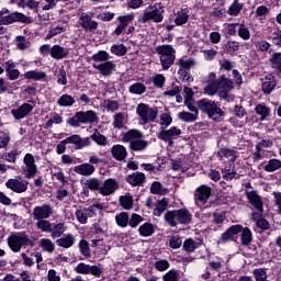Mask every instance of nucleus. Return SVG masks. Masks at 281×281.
I'll return each mask as SVG.
<instances>
[{"label":"nucleus","mask_w":281,"mask_h":281,"mask_svg":"<svg viewBox=\"0 0 281 281\" xmlns=\"http://www.w3.org/2000/svg\"><path fill=\"white\" fill-rule=\"evenodd\" d=\"M234 89V81L226 78L225 76H221L216 79V74L211 72L207 77V85L204 88V93L206 95H216V93L223 100H227V98H234L229 91Z\"/></svg>","instance_id":"nucleus-1"},{"label":"nucleus","mask_w":281,"mask_h":281,"mask_svg":"<svg viewBox=\"0 0 281 281\" xmlns=\"http://www.w3.org/2000/svg\"><path fill=\"white\" fill-rule=\"evenodd\" d=\"M156 54L160 60L162 71H168L177 60V50L172 45L164 44L157 46Z\"/></svg>","instance_id":"nucleus-2"},{"label":"nucleus","mask_w":281,"mask_h":281,"mask_svg":"<svg viewBox=\"0 0 281 281\" xmlns=\"http://www.w3.org/2000/svg\"><path fill=\"white\" fill-rule=\"evenodd\" d=\"M165 221L170 227H177V225H189L192 221V213H190L188 209L167 211L165 214Z\"/></svg>","instance_id":"nucleus-3"},{"label":"nucleus","mask_w":281,"mask_h":281,"mask_svg":"<svg viewBox=\"0 0 281 281\" xmlns=\"http://www.w3.org/2000/svg\"><path fill=\"white\" fill-rule=\"evenodd\" d=\"M144 134L138 130H131L123 135V142H130V148L136 153L146 150L148 148V142L142 139Z\"/></svg>","instance_id":"nucleus-4"},{"label":"nucleus","mask_w":281,"mask_h":281,"mask_svg":"<svg viewBox=\"0 0 281 281\" xmlns=\"http://www.w3.org/2000/svg\"><path fill=\"white\" fill-rule=\"evenodd\" d=\"M198 109H200L202 113H206L211 120H218V117H223L224 115L221 103L209 99L198 101Z\"/></svg>","instance_id":"nucleus-5"},{"label":"nucleus","mask_w":281,"mask_h":281,"mask_svg":"<svg viewBox=\"0 0 281 281\" xmlns=\"http://www.w3.org/2000/svg\"><path fill=\"white\" fill-rule=\"evenodd\" d=\"M150 21H154V23H161V21H164V11H161V4L156 3L147 7L144 10L143 15L138 18V23H150Z\"/></svg>","instance_id":"nucleus-6"},{"label":"nucleus","mask_w":281,"mask_h":281,"mask_svg":"<svg viewBox=\"0 0 281 281\" xmlns=\"http://www.w3.org/2000/svg\"><path fill=\"white\" fill-rule=\"evenodd\" d=\"M30 18L27 15L15 11L10 13L9 9L0 10V25H12V23H29Z\"/></svg>","instance_id":"nucleus-7"},{"label":"nucleus","mask_w":281,"mask_h":281,"mask_svg":"<svg viewBox=\"0 0 281 281\" xmlns=\"http://www.w3.org/2000/svg\"><path fill=\"white\" fill-rule=\"evenodd\" d=\"M8 245L10 247L11 251L19 254V251H21L22 247H27V245H32V239H30L27 234H25L23 232L14 233L8 237Z\"/></svg>","instance_id":"nucleus-8"},{"label":"nucleus","mask_w":281,"mask_h":281,"mask_svg":"<svg viewBox=\"0 0 281 281\" xmlns=\"http://www.w3.org/2000/svg\"><path fill=\"white\" fill-rule=\"evenodd\" d=\"M136 113L143 124H149V122H155V120H157L159 110L157 108H150L148 104L139 103L136 108Z\"/></svg>","instance_id":"nucleus-9"},{"label":"nucleus","mask_w":281,"mask_h":281,"mask_svg":"<svg viewBox=\"0 0 281 281\" xmlns=\"http://www.w3.org/2000/svg\"><path fill=\"white\" fill-rule=\"evenodd\" d=\"M21 170L25 179H34V177H36V172H38V167L36 166V159H34V155L26 154L24 156Z\"/></svg>","instance_id":"nucleus-10"},{"label":"nucleus","mask_w":281,"mask_h":281,"mask_svg":"<svg viewBox=\"0 0 281 281\" xmlns=\"http://www.w3.org/2000/svg\"><path fill=\"white\" fill-rule=\"evenodd\" d=\"M27 186H30V182H27V180L23 179L21 176L11 178L5 182L8 190L15 192V194H23V192H27Z\"/></svg>","instance_id":"nucleus-11"},{"label":"nucleus","mask_w":281,"mask_h":281,"mask_svg":"<svg viewBox=\"0 0 281 281\" xmlns=\"http://www.w3.org/2000/svg\"><path fill=\"white\" fill-rule=\"evenodd\" d=\"M54 214V207L49 204L37 205L33 209L32 217L33 221L47 220Z\"/></svg>","instance_id":"nucleus-12"},{"label":"nucleus","mask_w":281,"mask_h":281,"mask_svg":"<svg viewBox=\"0 0 281 281\" xmlns=\"http://www.w3.org/2000/svg\"><path fill=\"white\" fill-rule=\"evenodd\" d=\"M180 135L181 128L172 126L169 130H161L158 134V139H161L162 142H168L169 146H172L175 144V139H178Z\"/></svg>","instance_id":"nucleus-13"},{"label":"nucleus","mask_w":281,"mask_h":281,"mask_svg":"<svg viewBox=\"0 0 281 281\" xmlns=\"http://www.w3.org/2000/svg\"><path fill=\"white\" fill-rule=\"evenodd\" d=\"M76 273H81L82 276H94V278H100L102 276V268L99 266H89L85 262H80L75 268Z\"/></svg>","instance_id":"nucleus-14"},{"label":"nucleus","mask_w":281,"mask_h":281,"mask_svg":"<svg viewBox=\"0 0 281 281\" xmlns=\"http://www.w3.org/2000/svg\"><path fill=\"white\" fill-rule=\"evenodd\" d=\"M210 196H212V188L202 184L195 190L194 201L196 205H205V203H207L210 200Z\"/></svg>","instance_id":"nucleus-15"},{"label":"nucleus","mask_w":281,"mask_h":281,"mask_svg":"<svg viewBox=\"0 0 281 281\" xmlns=\"http://www.w3.org/2000/svg\"><path fill=\"white\" fill-rule=\"evenodd\" d=\"M93 69H97L101 76L109 78V76H113L117 65L113 60L103 61L100 64H93Z\"/></svg>","instance_id":"nucleus-16"},{"label":"nucleus","mask_w":281,"mask_h":281,"mask_svg":"<svg viewBox=\"0 0 281 281\" xmlns=\"http://www.w3.org/2000/svg\"><path fill=\"white\" fill-rule=\"evenodd\" d=\"M120 188L117 181L113 178L106 179L99 190V194L102 196H111V194H115V191Z\"/></svg>","instance_id":"nucleus-17"},{"label":"nucleus","mask_w":281,"mask_h":281,"mask_svg":"<svg viewBox=\"0 0 281 281\" xmlns=\"http://www.w3.org/2000/svg\"><path fill=\"white\" fill-rule=\"evenodd\" d=\"M243 232V225H233L225 233H223L218 239V245H225V243H229L234 240V236L240 234Z\"/></svg>","instance_id":"nucleus-18"},{"label":"nucleus","mask_w":281,"mask_h":281,"mask_svg":"<svg viewBox=\"0 0 281 281\" xmlns=\"http://www.w3.org/2000/svg\"><path fill=\"white\" fill-rule=\"evenodd\" d=\"M75 216L81 225H87V221L89 218H93L95 216V211L93 207H79L75 212Z\"/></svg>","instance_id":"nucleus-19"},{"label":"nucleus","mask_w":281,"mask_h":281,"mask_svg":"<svg viewBox=\"0 0 281 281\" xmlns=\"http://www.w3.org/2000/svg\"><path fill=\"white\" fill-rule=\"evenodd\" d=\"M134 20H135V13H128L126 15L117 16L116 21H119L120 24L116 26L113 34H115V36H120V34H122L124 30L128 27V23H133Z\"/></svg>","instance_id":"nucleus-20"},{"label":"nucleus","mask_w":281,"mask_h":281,"mask_svg":"<svg viewBox=\"0 0 281 281\" xmlns=\"http://www.w3.org/2000/svg\"><path fill=\"white\" fill-rule=\"evenodd\" d=\"M246 196L251 205L257 210V213L262 214L265 212V203L262 198L256 191H246Z\"/></svg>","instance_id":"nucleus-21"},{"label":"nucleus","mask_w":281,"mask_h":281,"mask_svg":"<svg viewBox=\"0 0 281 281\" xmlns=\"http://www.w3.org/2000/svg\"><path fill=\"white\" fill-rule=\"evenodd\" d=\"M66 139L67 144H74L77 150H81V148H87V146H91V139L89 137H80L78 134H74Z\"/></svg>","instance_id":"nucleus-22"},{"label":"nucleus","mask_w":281,"mask_h":281,"mask_svg":"<svg viewBox=\"0 0 281 281\" xmlns=\"http://www.w3.org/2000/svg\"><path fill=\"white\" fill-rule=\"evenodd\" d=\"M79 25L86 32H95L98 30V22L94 21L89 14L81 13L79 18Z\"/></svg>","instance_id":"nucleus-23"},{"label":"nucleus","mask_w":281,"mask_h":281,"mask_svg":"<svg viewBox=\"0 0 281 281\" xmlns=\"http://www.w3.org/2000/svg\"><path fill=\"white\" fill-rule=\"evenodd\" d=\"M32 111H34V105L23 103L18 109L11 110V115H13L14 120H23L24 117H27Z\"/></svg>","instance_id":"nucleus-24"},{"label":"nucleus","mask_w":281,"mask_h":281,"mask_svg":"<svg viewBox=\"0 0 281 281\" xmlns=\"http://www.w3.org/2000/svg\"><path fill=\"white\" fill-rule=\"evenodd\" d=\"M76 117L81 124H93L98 122V114L92 110L86 112H77Z\"/></svg>","instance_id":"nucleus-25"},{"label":"nucleus","mask_w":281,"mask_h":281,"mask_svg":"<svg viewBox=\"0 0 281 281\" xmlns=\"http://www.w3.org/2000/svg\"><path fill=\"white\" fill-rule=\"evenodd\" d=\"M74 172H76V175H80L81 177H91V175L95 172V166L89 162H83L81 165L75 166Z\"/></svg>","instance_id":"nucleus-26"},{"label":"nucleus","mask_w":281,"mask_h":281,"mask_svg":"<svg viewBox=\"0 0 281 281\" xmlns=\"http://www.w3.org/2000/svg\"><path fill=\"white\" fill-rule=\"evenodd\" d=\"M217 156L220 157V161H225V159H227L231 164H234V161L238 159V151L229 148H221L217 151Z\"/></svg>","instance_id":"nucleus-27"},{"label":"nucleus","mask_w":281,"mask_h":281,"mask_svg":"<svg viewBox=\"0 0 281 281\" xmlns=\"http://www.w3.org/2000/svg\"><path fill=\"white\" fill-rule=\"evenodd\" d=\"M175 23L178 26L186 25L190 21V10L188 8H181L175 13Z\"/></svg>","instance_id":"nucleus-28"},{"label":"nucleus","mask_w":281,"mask_h":281,"mask_svg":"<svg viewBox=\"0 0 281 281\" xmlns=\"http://www.w3.org/2000/svg\"><path fill=\"white\" fill-rule=\"evenodd\" d=\"M50 56L55 60H63L69 56V48H65L60 45H54L50 49Z\"/></svg>","instance_id":"nucleus-29"},{"label":"nucleus","mask_w":281,"mask_h":281,"mask_svg":"<svg viewBox=\"0 0 281 281\" xmlns=\"http://www.w3.org/2000/svg\"><path fill=\"white\" fill-rule=\"evenodd\" d=\"M65 232H67V226H65V223L56 222L50 225V231L48 232V234H50L52 238L56 239L60 238V236H63Z\"/></svg>","instance_id":"nucleus-30"},{"label":"nucleus","mask_w":281,"mask_h":281,"mask_svg":"<svg viewBox=\"0 0 281 281\" xmlns=\"http://www.w3.org/2000/svg\"><path fill=\"white\" fill-rule=\"evenodd\" d=\"M112 157L116 159V161H124L126 157H128V151H126V147L123 145H114L111 149Z\"/></svg>","instance_id":"nucleus-31"},{"label":"nucleus","mask_w":281,"mask_h":281,"mask_svg":"<svg viewBox=\"0 0 281 281\" xmlns=\"http://www.w3.org/2000/svg\"><path fill=\"white\" fill-rule=\"evenodd\" d=\"M277 86L278 81L276 80V77L269 75L262 81V91L266 93V95H269V93H271Z\"/></svg>","instance_id":"nucleus-32"},{"label":"nucleus","mask_w":281,"mask_h":281,"mask_svg":"<svg viewBox=\"0 0 281 281\" xmlns=\"http://www.w3.org/2000/svg\"><path fill=\"white\" fill-rule=\"evenodd\" d=\"M58 247H63L64 249H69L76 245V237L71 234H65L61 238L56 240Z\"/></svg>","instance_id":"nucleus-33"},{"label":"nucleus","mask_w":281,"mask_h":281,"mask_svg":"<svg viewBox=\"0 0 281 281\" xmlns=\"http://www.w3.org/2000/svg\"><path fill=\"white\" fill-rule=\"evenodd\" d=\"M126 181L127 183H130V186H133L134 188H136L137 186H142V183L146 181V175L137 171L127 176Z\"/></svg>","instance_id":"nucleus-34"},{"label":"nucleus","mask_w":281,"mask_h":281,"mask_svg":"<svg viewBox=\"0 0 281 281\" xmlns=\"http://www.w3.org/2000/svg\"><path fill=\"white\" fill-rule=\"evenodd\" d=\"M25 80L41 81L47 78V72L41 70H29L23 75Z\"/></svg>","instance_id":"nucleus-35"},{"label":"nucleus","mask_w":281,"mask_h":281,"mask_svg":"<svg viewBox=\"0 0 281 281\" xmlns=\"http://www.w3.org/2000/svg\"><path fill=\"white\" fill-rule=\"evenodd\" d=\"M255 112L260 116V121L265 122V120L271 115V108L267 106L265 103H259L256 105Z\"/></svg>","instance_id":"nucleus-36"},{"label":"nucleus","mask_w":281,"mask_h":281,"mask_svg":"<svg viewBox=\"0 0 281 281\" xmlns=\"http://www.w3.org/2000/svg\"><path fill=\"white\" fill-rule=\"evenodd\" d=\"M138 234L143 238H148V236H153V234H155V225L148 222L144 223L138 227Z\"/></svg>","instance_id":"nucleus-37"},{"label":"nucleus","mask_w":281,"mask_h":281,"mask_svg":"<svg viewBox=\"0 0 281 281\" xmlns=\"http://www.w3.org/2000/svg\"><path fill=\"white\" fill-rule=\"evenodd\" d=\"M262 213L252 212L251 221H254L260 229H269V221L261 217Z\"/></svg>","instance_id":"nucleus-38"},{"label":"nucleus","mask_w":281,"mask_h":281,"mask_svg":"<svg viewBox=\"0 0 281 281\" xmlns=\"http://www.w3.org/2000/svg\"><path fill=\"white\" fill-rule=\"evenodd\" d=\"M243 8H245V3L234 0L233 3L228 7L227 14L229 16H238L240 12H243Z\"/></svg>","instance_id":"nucleus-39"},{"label":"nucleus","mask_w":281,"mask_h":281,"mask_svg":"<svg viewBox=\"0 0 281 281\" xmlns=\"http://www.w3.org/2000/svg\"><path fill=\"white\" fill-rule=\"evenodd\" d=\"M92 247H97L101 256H106L111 251V246L104 244L103 239H92Z\"/></svg>","instance_id":"nucleus-40"},{"label":"nucleus","mask_w":281,"mask_h":281,"mask_svg":"<svg viewBox=\"0 0 281 281\" xmlns=\"http://www.w3.org/2000/svg\"><path fill=\"white\" fill-rule=\"evenodd\" d=\"M166 210H168V200L164 198L162 200L155 202L154 216H161Z\"/></svg>","instance_id":"nucleus-41"},{"label":"nucleus","mask_w":281,"mask_h":281,"mask_svg":"<svg viewBox=\"0 0 281 281\" xmlns=\"http://www.w3.org/2000/svg\"><path fill=\"white\" fill-rule=\"evenodd\" d=\"M222 175L225 181H232V179H236V177H238V172H236L234 164L225 166L224 169L222 170Z\"/></svg>","instance_id":"nucleus-42"},{"label":"nucleus","mask_w":281,"mask_h":281,"mask_svg":"<svg viewBox=\"0 0 281 281\" xmlns=\"http://www.w3.org/2000/svg\"><path fill=\"white\" fill-rule=\"evenodd\" d=\"M101 184L102 182H100V179L98 178H89L83 182L85 188L92 192H95L97 190L100 192Z\"/></svg>","instance_id":"nucleus-43"},{"label":"nucleus","mask_w":281,"mask_h":281,"mask_svg":"<svg viewBox=\"0 0 281 281\" xmlns=\"http://www.w3.org/2000/svg\"><path fill=\"white\" fill-rule=\"evenodd\" d=\"M40 247L47 254H54L56 250V244H54V241H52L49 238H42L40 240Z\"/></svg>","instance_id":"nucleus-44"},{"label":"nucleus","mask_w":281,"mask_h":281,"mask_svg":"<svg viewBox=\"0 0 281 281\" xmlns=\"http://www.w3.org/2000/svg\"><path fill=\"white\" fill-rule=\"evenodd\" d=\"M281 168V160L272 158L267 161V164L263 167L265 172H276L277 170H280Z\"/></svg>","instance_id":"nucleus-45"},{"label":"nucleus","mask_w":281,"mask_h":281,"mask_svg":"<svg viewBox=\"0 0 281 281\" xmlns=\"http://www.w3.org/2000/svg\"><path fill=\"white\" fill-rule=\"evenodd\" d=\"M199 247H201V241H196L192 238H189L183 243V249L184 251H187V254H192L193 251H196Z\"/></svg>","instance_id":"nucleus-46"},{"label":"nucleus","mask_w":281,"mask_h":281,"mask_svg":"<svg viewBox=\"0 0 281 281\" xmlns=\"http://www.w3.org/2000/svg\"><path fill=\"white\" fill-rule=\"evenodd\" d=\"M93 65H100V63H106L111 58V55L104 50H99L92 55Z\"/></svg>","instance_id":"nucleus-47"},{"label":"nucleus","mask_w":281,"mask_h":281,"mask_svg":"<svg viewBox=\"0 0 281 281\" xmlns=\"http://www.w3.org/2000/svg\"><path fill=\"white\" fill-rule=\"evenodd\" d=\"M120 205L123 207V210H131L133 207V195L131 193H126L125 195H121L120 199Z\"/></svg>","instance_id":"nucleus-48"},{"label":"nucleus","mask_w":281,"mask_h":281,"mask_svg":"<svg viewBox=\"0 0 281 281\" xmlns=\"http://www.w3.org/2000/svg\"><path fill=\"white\" fill-rule=\"evenodd\" d=\"M240 241H241V245H244L245 247L251 245V240H252V235H251V229L245 227V228H241L240 231Z\"/></svg>","instance_id":"nucleus-49"},{"label":"nucleus","mask_w":281,"mask_h":281,"mask_svg":"<svg viewBox=\"0 0 281 281\" xmlns=\"http://www.w3.org/2000/svg\"><path fill=\"white\" fill-rule=\"evenodd\" d=\"M90 137L98 146H109V138L102 135L99 131H94Z\"/></svg>","instance_id":"nucleus-50"},{"label":"nucleus","mask_w":281,"mask_h":281,"mask_svg":"<svg viewBox=\"0 0 281 281\" xmlns=\"http://www.w3.org/2000/svg\"><path fill=\"white\" fill-rule=\"evenodd\" d=\"M179 69H182V70H186V71H190V69L192 67H194V65H196V61H194V59L192 58H180L178 59V63H177Z\"/></svg>","instance_id":"nucleus-51"},{"label":"nucleus","mask_w":281,"mask_h":281,"mask_svg":"<svg viewBox=\"0 0 281 281\" xmlns=\"http://www.w3.org/2000/svg\"><path fill=\"white\" fill-rule=\"evenodd\" d=\"M272 69L281 74V53H273L269 59Z\"/></svg>","instance_id":"nucleus-52"},{"label":"nucleus","mask_w":281,"mask_h":281,"mask_svg":"<svg viewBox=\"0 0 281 281\" xmlns=\"http://www.w3.org/2000/svg\"><path fill=\"white\" fill-rule=\"evenodd\" d=\"M35 226L36 229H40V232H44L45 234H49L52 232V222L47 220H35Z\"/></svg>","instance_id":"nucleus-53"},{"label":"nucleus","mask_w":281,"mask_h":281,"mask_svg":"<svg viewBox=\"0 0 281 281\" xmlns=\"http://www.w3.org/2000/svg\"><path fill=\"white\" fill-rule=\"evenodd\" d=\"M10 142H12L10 132L0 131V149L3 148L4 150H8V146H10Z\"/></svg>","instance_id":"nucleus-54"},{"label":"nucleus","mask_w":281,"mask_h":281,"mask_svg":"<svg viewBox=\"0 0 281 281\" xmlns=\"http://www.w3.org/2000/svg\"><path fill=\"white\" fill-rule=\"evenodd\" d=\"M128 221H130V217L127 212H121L115 215V222H116V225H119V227H122V228L128 227Z\"/></svg>","instance_id":"nucleus-55"},{"label":"nucleus","mask_w":281,"mask_h":281,"mask_svg":"<svg viewBox=\"0 0 281 281\" xmlns=\"http://www.w3.org/2000/svg\"><path fill=\"white\" fill-rule=\"evenodd\" d=\"M178 119L181 120V122L191 123L196 122L199 120V116H196V114H192V112L182 111L178 113Z\"/></svg>","instance_id":"nucleus-56"},{"label":"nucleus","mask_w":281,"mask_h":281,"mask_svg":"<svg viewBox=\"0 0 281 281\" xmlns=\"http://www.w3.org/2000/svg\"><path fill=\"white\" fill-rule=\"evenodd\" d=\"M128 91L134 95H142L143 93H146V86L142 82H136L130 86Z\"/></svg>","instance_id":"nucleus-57"},{"label":"nucleus","mask_w":281,"mask_h":281,"mask_svg":"<svg viewBox=\"0 0 281 281\" xmlns=\"http://www.w3.org/2000/svg\"><path fill=\"white\" fill-rule=\"evenodd\" d=\"M76 103V100L74 99V97L69 95V94H63L58 101L57 104L59 106H74V104Z\"/></svg>","instance_id":"nucleus-58"},{"label":"nucleus","mask_w":281,"mask_h":281,"mask_svg":"<svg viewBox=\"0 0 281 281\" xmlns=\"http://www.w3.org/2000/svg\"><path fill=\"white\" fill-rule=\"evenodd\" d=\"M103 108L110 113H115L120 109V103L115 100L106 99L103 101Z\"/></svg>","instance_id":"nucleus-59"},{"label":"nucleus","mask_w":281,"mask_h":281,"mask_svg":"<svg viewBox=\"0 0 281 281\" xmlns=\"http://www.w3.org/2000/svg\"><path fill=\"white\" fill-rule=\"evenodd\" d=\"M126 120V114L119 112L113 117V126L114 128H124V122Z\"/></svg>","instance_id":"nucleus-60"},{"label":"nucleus","mask_w":281,"mask_h":281,"mask_svg":"<svg viewBox=\"0 0 281 281\" xmlns=\"http://www.w3.org/2000/svg\"><path fill=\"white\" fill-rule=\"evenodd\" d=\"M79 251L81 256H83L85 258H89L91 256V248L89 247V241H87L86 239H81L79 241Z\"/></svg>","instance_id":"nucleus-61"},{"label":"nucleus","mask_w":281,"mask_h":281,"mask_svg":"<svg viewBox=\"0 0 281 281\" xmlns=\"http://www.w3.org/2000/svg\"><path fill=\"white\" fill-rule=\"evenodd\" d=\"M238 31L237 34L240 38H243V41H249V38H251V32H249V27H247V25L245 24H238Z\"/></svg>","instance_id":"nucleus-62"},{"label":"nucleus","mask_w":281,"mask_h":281,"mask_svg":"<svg viewBox=\"0 0 281 281\" xmlns=\"http://www.w3.org/2000/svg\"><path fill=\"white\" fill-rule=\"evenodd\" d=\"M15 45L21 52H23L25 49H29L30 41H27L25 36L19 35L15 37Z\"/></svg>","instance_id":"nucleus-63"},{"label":"nucleus","mask_w":281,"mask_h":281,"mask_svg":"<svg viewBox=\"0 0 281 281\" xmlns=\"http://www.w3.org/2000/svg\"><path fill=\"white\" fill-rule=\"evenodd\" d=\"M255 281H267V269L257 268L252 271Z\"/></svg>","instance_id":"nucleus-64"}]
</instances>
